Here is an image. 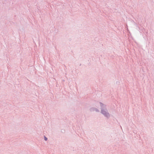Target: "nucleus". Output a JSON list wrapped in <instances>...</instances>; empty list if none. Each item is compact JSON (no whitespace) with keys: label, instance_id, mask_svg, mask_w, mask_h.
Here are the masks:
<instances>
[{"label":"nucleus","instance_id":"obj_1","mask_svg":"<svg viewBox=\"0 0 154 154\" xmlns=\"http://www.w3.org/2000/svg\"><path fill=\"white\" fill-rule=\"evenodd\" d=\"M102 113L107 117H108L109 116V114L108 113H106V112L105 110H102Z\"/></svg>","mask_w":154,"mask_h":154},{"label":"nucleus","instance_id":"obj_2","mask_svg":"<svg viewBox=\"0 0 154 154\" xmlns=\"http://www.w3.org/2000/svg\"><path fill=\"white\" fill-rule=\"evenodd\" d=\"M47 140V138H46V137H45V140L46 141Z\"/></svg>","mask_w":154,"mask_h":154}]
</instances>
